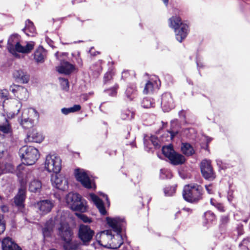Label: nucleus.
<instances>
[{"label":"nucleus","mask_w":250,"mask_h":250,"mask_svg":"<svg viewBox=\"0 0 250 250\" xmlns=\"http://www.w3.org/2000/svg\"><path fill=\"white\" fill-rule=\"evenodd\" d=\"M106 221L109 227L117 234L116 235H113L111 230H104L101 233V239L103 241L107 239L108 243L110 245L113 244V249L119 248L124 243L123 238L120 234V232L122 229L125 227V222L124 218L109 217L106 218Z\"/></svg>","instance_id":"obj_1"},{"label":"nucleus","mask_w":250,"mask_h":250,"mask_svg":"<svg viewBox=\"0 0 250 250\" xmlns=\"http://www.w3.org/2000/svg\"><path fill=\"white\" fill-rule=\"evenodd\" d=\"M179 115L181 119L185 120L186 119V111L183 110H181L179 112Z\"/></svg>","instance_id":"obj_54"},{"label":"nucleus","mask_w":250,"mask_h":250,"mask_svg":"<svg viewBox=\"0 0 250 250\" xmlns=\"http://www.w3.org/2000/svg\"><path fill=\"white\" fill-rule=\"evenodd\" d=\"M11 130L10 125L8 123H6L3 125H0V131L4 133H7L10 132Z\"/></svg>","instance_id":"obj_46"},{"label":"nucleus","mask_w":250,"mask_h":250,"mask_svg":"<svg viewBox=\"0 0 250 250\" xmlns=\"http://www.w3.org/2000/svg\"><path fill=\"white\" fill-rule=\"evenodd\" d=\"M178 132L177 130L171 128L170 131L167 132V140L168 141L172 140Z\"/></svg>","instance_id":"obj_45"},{"label":"nucleus","mask_w":250,"mask_h":250,"mask_svg":"<svg viewBox=\"0 0 250 250\" xmlns=\"http://www.w3.org/2000/svg\"><path fill=\"white\" fill-rule=\"evenodd\" d=\"M171 164L174 165H181L183 164L185 161L184 156L180 154L176 153L175 152L173 154L170 156L169 159Z\"/></svg>","instance_id":"obj_29"},{"label":"nucleus","mask_w":250,"mask_h":250,"mask_svg":"<svg viewBox=\"0 0 250 250\" xmlns=\"http://www.w3.org/2000/svg\"><path fill=\"white\" fill-rule=\"evenodd\" d=\"M14 78L23 83H26L29 80V76L22 70H15L13 73Z\"/></svg>","instance_id":"obj_20"},{"label":"nucleus","mask_w":250,"mask_h":250,"mask_svg":"<svg viewBox=\"0 0 250 250\" xmlns=\"http://www.w3.org/2000/svg\"><path fill=\"white\" fill-rule=\"evenodd\" d=\"M176 190V187H170L166 188L164 189V192L166 196H172Z\"/></svg>","instance_id":"obj_43"},{"label":"nucleus","mask_w":250,"mask_h":250,"mask_svg":"<svg viewBox=\"0 0 250 250\" xmlns=\"http://www.w3.org/2000/svg\"><path fill=\"white\" fill-rule=\"evenodd\" d=\"M74 174L77 180L80 182L84 188L93 189L96 188V185L90 179L89 174L87 171L83 169L77 168L75 170Z\"/></svg>","instance_id":"obj_6"},{"label":"nucleus","mask_w":250,"mask_h":250,"mask_svg":"<svg viewBox=\"0 0 250 250\" xmlns=\"http://www.w3.org/2000/svg\"><path fill=\"white\" fill-rule=\"evenodd\" d=\"M20 42V36L17 34H12L8 40L7 49L9 52L14 51V47Z\"/></svg>","instance_id":"obj_26"},{"label":"nucleus","mask_w":250,"mask_h":250,"mask_svg":"<svg viewBox=\"0 0 250 250\" xmlns=\"http://www.w3.org/2000/svg\"><path fill=\"white\" fill-rule=\"evenodd\" d=\"M9 92L7 89H2L0 90V97L3 99H8Z\"/></svg>","instance_id":"obj_49"},{"label":"nucleus","mask_w":250,"mask_h":250,"mask_svg":"<svg viewBox=\"0 0 250 250\" xmlns=\"http://www.w3.org/2000/svg\"><path fill=\"white\" fill-rule=\"evenodd\" d=\"M200 168L203 176L208 180H213L215 175L211 165V161L208 160H203L200 164Z\"/></svg>","instance_id":"obj_7"},{"label":"nucleus","mask_w":250,"mask_h":250,"mask_svg":"<svg viewBox=\"0 0 250 250\" xmlns=\"http://www.w3.org/2000/svg\"><path fill=\"white\" fill-rule=\"evenodd\" d=\"M120 117L123 120H130L134 118V113L128 109H125L121 111Z\"/></svg>","instance_id":"obj_34"},{"label":"nucleus","mask_w":250,"mask_h":250,"mask_svg":"<svg viewBox=\"0 0 250 250\" xmlns=\"http://www.w3.org/2000/svg\"><path fill=\"white\" fill-rule=\"evenodd\" d=\"M154 139H156L154 137H151V141H152V144H153V145L156 146H157L158 145V143H157V142H156V141H154Z\"/></svg>","instance_id":"obj_57"},{"label":"nucleus","mask_w":250,"mask_h":250,"mask_svg":"<svg viewBox=\"0 0 250 250\" xmlns=\"http://www.w3.org/2000/svg\"><path fill=\"white\" fill-rule=\"evenodd\" d=\"M1 209L2 212H6L8 211V208L7 206L3 205L1 207Z\"/></svg>","instance_id":"obj_55"},{"label":"nucleus","mask_w":250,"mask_h":250,"mask_svg":"<svg viewBox=\"0 0 250 250\" xmlns=\"http://www.w3.org/2000/svg\"><path fill=\"white\" fill-rule=\"evenodd\" d=\"M19 155L22 161V164L17 167V170L20 172L24 168V165H32L39 158L38 150L31 146H23L19 150Z\"/></svg>","instance_id":"obj_2"},{"label":"nucleus","mask_w":250,"mask_h":250,"mask_svg":"<svg viewBox=\"0 0 250 250\" xmlns=\"http://www.w3.org/2000/svg\"><path fill=\"white\" fill-rule=\"evenodd\" d=\"M162 152L164 155L169 159L170 156L175 152V151L173 150L172 145H169L163 146L162 148Z\"/></svg>","instance_id":"obj_37"},{"label":"nucleus","mask_w":250,"mask_h":250,"mask_svg":"<svg viewBox=\"0 0 250 250\" xmlns=\"http://www.w3.org/2000/svg\"><path fill=\"white\" fill-rule=\"evenodd\" d=\"M5 229V223L2 215L0 214V234H2Z\"/></svg>","instance_id":"obj_48"},{"label":"nucleus","mask_w":250,"mask_h":250,"mask_svg":"<svg viewBox=\"0 0 250 250\" xmlns=\"http://www.w3.org/2000/svg\"><path fill=\"white\" fill-rule=\"evenodd\" d=\"M177 122V120L171 121V125H173L174 124H176Z\"/></svg>","instance_id":"obj_62"},{"label":"nucleus","mask_w":250,"mask_h":250,"mask_svg":"<svg viewBox=\"0 0 250 250\" xmlns=\"http://www.w3.org/2000/svg\"><path fill=\"white\" fill-rule=\"evenodd\" d=\"M81 106L79 104H75L72 107L69 108H62L61 109V111L62 114L64 115H67L70 113H74L79 111L81 109Z\"/></svg>","instance_id":"obj_36"},{"label":"nucleus","mask_w":250,"mask_h":250,"mask_svg":"<svg viewBox=\"0 0 250 250\" xmlns=\"http://www.w3.org/2000/svg\"><path fill=\"white\" fill-rule=\"evenodd\" d=\"M169 26L174 30L176 40L181 42L187 36L188 26L182 21L180 17L172 16L168 20Z\"/></svg>","instance_id":"obj_3"},{"label":"nucleus","mask_w":250,"mask_h":250,"mask_svg":"<svg viewBox=\"0 0 250 250\" xmlns=\"http://www.w3.org/2000/svg\"><path fill=\"white\" fill-rule=\"evenodd\" d=\"M103 196H104L105 197V199H106V200L107 201V203L108 204V206H109V201L108 200V198L107 195H104V194H103Z\"/></svg>","instance_id":"obj_59"},{"label":"nucleus","mask_w":250,"mask_h":250,"mask_svg":"<svg viewBox=\"0 0 250 250\" xmlns=\"http://www.w3.org/2000/svg\"><path fill=\"white\" fill-rule=\"evenodd\" d=\"M63 248L64 250H81L79 243L77 241H73L65 243Z\"/></svg>","instance_id":"obj_33"},{"label":"nucleus","mask_w":250,"mask_h":250,"mask_svg":"<svg viewBox=\"0 0 250 250\" xmlns=\"http://www.w3.org/2000/svg\"><path fill=\"white\" fill-rule=\"evenodd\" d=\"M35 43L33 42H26L25 44H21L20 42L16 45L14 47V51L10 52L15 57L19 56L18 53L22 54L29 53L34 48Z\"/></svg>","instance_id":"obj_10"},{"label":"nucleus","mask_w":250,"mask_h":250,"mask_svg":"<svg viewBox=\"0 0 250 250\" xmlns=\"http://www.w3.org/2000/svg\"><path fill=\"white\" fill-rule=\"evenodd\" d=\"M35 206L39 210L41 214H45L51 211L54 206V203L52 200H44L37 202Z\"/></svg>","instance_id":"obj_14"},{"label":"nucleus","mask_w":250,"mask_h":250,"mask_svg":"<svg viewBox=\"0 0 250 250\" xmlns=\"http://www.w3.org/2000/svg\"><path fill=\"white\" fill-rule=\"evenodd\" d=\"M204 217L206 220V223H211L216 219L215 214L210 211L205 213Z\"/></svg>","instance_id":"obj_38"},{"label":"nucleus","mask_w":250,"mask_h":250,"mask_svg":"<svg viewBox=\"0 0 250 250\" xmlns=\"http://www.w3.org/2000/svg\"><path fill=\"white\" fill-rule=\"evenodd\" d=\"M215 207L221 212H223L225 211L224 208L223 206L220 203H216Z\"/></svg>","instance_id":"obj_52"},{"label":"nucleus","mask_w":250,"mask_h":250,"mask_svg":"<svg viewBox=\"0 0 250 250\" xmlns=\"http://www.w3.org/2000/svg\"><path fill=\"white\" fill-rule=\"evenodd\" d=\"M94 231L86 225H81L79 230V237L84 244L86 245L92 239Z\"/></svg>","instance_id":"obj_11"},{"label":"nucleus","mask_w":250,"mask_h":250,"mask_svg":"<svg viewBox=\"0 0 250 250\" xmlns=\"http://www.w3.org/2000/svg\"><path fill=\"white\" fill-rule=\"evenodd\" d=\"M183 209L184 210L186 211H190V209L189 208H185Z\"/></svg>","instance_id":"obj_63"},{"label":"nucleus","mask_w":250,"mask_h":250,"mask_svg":"<svg viewBox=\"0 0 250 250\" xmlns=\"http://www.w3.org/2000/svg\"><path fill=\"white\" fill-rule=\"evenodd\" d=\"M229 221V217L227 215L223 216L221 218V222L222 224H225Z\"/></svg>","instance_id":"obj_51"},{"label":"nucleus","mask_w":250,"mask_h":250,"mask_svg":"<svg viewBox=\"0 0 250 250\" xmlns=\"http://www.w3.org/2000/svg\"><path fill=\"white\" fill-rule=\"evenodd\" d=\"M71 209L75 211H79L81 212H85L87 210V206L86 201L83 199L82 197L80 198L74 206H72Z\"/></svg>","instance_id":"obj_24"},{"label":"nucleus","mask_w":250,"mask_h":250,"mask_svg":"<svg viewBox=\"0 0 250 250\" xmlns=\"http://www.w3.org/2000/svg\"><path fill=\"white\" fill-rule=\"evenodd\" d=\"M75 215L84 223H90L91 222V219L83 214L76 212L75 213Z\"/></svg>","instance_id":"obj_42"},{"label":"nucleus","mask_w":250,"mask_h":250,"mask_svg":"<svg viewBox=\"0 0 250 250\" xmlns=\"http://www.w3.org/2000/svg\"><path fill=\"white\" fill-rule=\"evenodd\" d=\"M81 197V196L77 193L70 192L66 195L65 200L68 205L72 208V206L77 204Z\"/></svg>","instance_id":"obj_22"},{"label":"nucleus","mask_w":250,"mask_h":250,"mask_svg":"<svg viewBox=\"0 0 250 250\" xmlns=\"http://www.w3.org/2000/svg\"><path fill=\"white\" fill-rule=\"evenodd\" d=\"M89 197L96 205L100 213L103 215H106L107 211L105 208L103 202L94 193L89 194Z\"/></svg>","instance_id":"obj_19"},{"label":"nucleus","mask_w":250,"mask_h":250,"mask_svg":"<svg viewBox=\"0 0 250 250\" xmlns=\"http://www.w3.org/2000/svg\"><path fill=\"white\" fill-rule=\"evenodd\" d=\"M74 69V66L66 61L61 62L60 65L56 67V69L59 73L65 75L70 74Z\"/></svg>","instance_id":"obj_16"},{"label":"nucleus","mask_w":250,"mask_h":250,"mask_svg":"<svg viewBox=\"0 0 250 250\" xmlns=\"http://www.w3.org/2000/svg\"><path fill=\"white\" fill-rule=\"evenodd\" d=\"M112 78V74L111 72H107L104 76V83H106L107 81L110 80Z\"/></svg>","instance_id":"obj_50"},{"label":"nucleus","mask_w":250,"mask_h":250,"mask_svg":"<svg viewBox=\"0 0 250 250\" xmlns=\"http://www.w3.org/2000/svg\"><path fill=\"white\" fill-rule=\"evenodd\" d=\"M9 90L20 100H26L28 97V92L24 87L13 84L10 85Z\"/></svg>","instance_id":"obj_12"},{"label":"nucleus","mask_w":250,"mask_h":250,"mask_svg":"<svg viewBox=\"0 0 250 250\" xmlns=\"http://www.w3.org/2000/svg\"><path fill=\"white\" fill-rule=\"evenodd\" d=\"M51 181L54 187L62 190H65L68 188V183L66 178L62 174H53Z\"/></svg>","instance_id":"obj_8"},{"label":"nucleus","mask_w":250,"mask_h":250,"mask_svg":"<svg viewBox=\"0 0 250 250\" xmlns=\"http://www.w3.org/2000/svg\"><path fill=\"white\" fill-rule=\"evenodd\" d=\"M128 74V72L127 71H124L122 73V77L123 78L124 77H125V75Z\"/></svg>","instance_id":"obj_60"},{"label":"nucleus","mask_w":250,"mask_h":250,"mask_svg":"<svg viewBox=\"0 0 250 250\" xmlns=\"http://www.w3.org/2000/svg\"><path fill=\"white\" fill-rule=\"evenodd\" d=\"M154 104L153 100L149 98L144 99L142 102V106L145 108L152 107Z\"/></svg>","instance_id":"obj_39"},{"label":"nucleus","mask_w":250,"mask_h":250,"mask_svg":"<svg viewBox=\"0 0 250 250\" xmlns=\"http://www.w3.org/2000/svg\"><path fill=\"white\" fill-rule=\"evenodd\" d=\"M22 31L28 36H34L36 29L33 23L29 20H27L25 21V26L22 29Z\"/></svg>","instance_id":"obj_25"},{"label":"nucleus","mask_w":250,"mask_h":250,"mask_svg":"<svg viewBox=\"0 0 250 250\" xmlns=\"http://www.w3.org/2000/svg\"><path fill=\"white\" fill-rule=\"evenodd\" d=\"M26 188L24 184H22L21 188L19 189L17 195L15 197L14 202L15 205L19 208L24 207V202L25 199Z\"/></svg>","instance_id":"obj_15"},{"label":"nucleus","mask_w":250,"mask_h":250,"mask_svg":"<svg viewBox=\"0 0 250 250\" xmlns=\"http://www.w3.org/2000/svg\"><path fill=\"white\" fill-rule=\"evenodd\" d=\"M181 150L183 153L187 156L192 155L194 153L192 146L188 143L182 144Z\"/></svg>","instance_id":"obj_35"},{"label":"nucleus","mask_w":250,"mask_h":250,"mask_svg":"<svg viewBox=\"0 0 250 250\" xmlns=\"http://www.w3.org/2000/svg\"><path fill=\"white\" fill-rule=\"evenodd\" d=\"M45 55V52L42 47H39L34 53V59L38 62H42Z\"/></svg>","instance_id":"obj_32"},{"label":"nucleus","mask_w":250,"mask_h":250,"mask_svg":"<svg viewBox=\"0 0 250 250\" xmlns=\"http://www.w3.org/2000/svg\"><path fill=\"white\" fill-rule=\"evenodd\" d=\"M59 81L62 88L65 91H68L69 87L68 81L66 79L60 78Z\"/></svg>","instance_id":"obj_40"},{"label":"nucleus","mask_w":250,"mask_h":250,"mask_svg":"<svg viewBox=\"0 0 250 250\" xmlns=\"http://www.w3.org/2000/svg\"><path fill=\"white\" fill-rule=\"evenodd\" d=\"M22 115L27 117L29 119L35 122H37L39 118L38 112L33 108H28L24 110Z\"/></svg>","instance_id":"obj_21"},{"label":"nucleus","mask_w":250,"mask_h":250,"mask_svg":"<svg viewBox=\"0 0 250 250\" xmlns=\"http://www.w3.org/2000/svg\"><path fill=\"white\" fill-rule=\"evenodd\" d=\"M172 176V174L169 170L166 169L161 170L160 177L162 179L170 178Z\"/></svg>","instance_id":"obj_41"},{"label":"nucleus","mask_w":250,"mask_h":250,"mask_svg":"<svg viewBox=\"0 0 250 250\" xmlns=\"http://www.w3.org/2000/svg\"><path fill=\"white\" fill-rule=\"evenodd\" d=\"M118 88V85H115L111 89L106 90L105 92H106L109 95L111 96H115L117 94V90Z\"/></svg>","instance_id":"obj_47"},{"label":"nucleus","mask_w":250,"mask_h":250,"mask_svg":"<svg viewBox=\"0 0 250 250\" xmlns=\"http://www.w3.org/2000/svg\"><path fill=\"white\" fill-rule=\"evenodd\" d=\"M44 167L49 172L58 174L62 169V160L55 154H48L46 156Z\"/></svg>","instance_id":"obj_5"},{"label":"nucleus","mask_w":250,"mask_h":250,"mask_svg":"<svg viewBox=\"0 0 250 250\" xmlns=\"http://www.w3.org/2000/svg\"><path fill=\"white\" fill-rule=\"evenodd\" d=\"M3 250H21V249L10 237H6L2 241Z\"/></svg>","instance_id":"obj_17"},{"label":"nucleus","mask_w":250,"mask_h":250,"mask_svg":"<svg viewBox=\"0 0 250 250\" xmlns=\"http://www.w3.org/2000/svg\"><path fill=\"white\" fill-rule=\"evenodd\" d=\"M250 244V240L249 238L244 239L239 244V247L243 250H248V247Z\"/></svg>","instance_id":"obj_44"},{"label":"nucleus","mask_w":250,"mask_h":250,"mask_svg":"<svg viewBox=\"0 0 250 250\" xmlns=\"http://www.w3.org/2000/svg\"><path fill=\"white\" fill-rule=\"evenodd\" d=\"M81 62H82V61H81V60H78V62L79 63L81 64Z\"/></svg>","instance_id":"obj_64"},{"label":"nucleus","mask_w":250,"mask_h":250,"mask_svg":"<svg viewBox=\"0 0 250 250\" xmlns=\"http://www.w3.org/2000/svg\"><path fill=\"white\" fill-rule=\"evenodd\" d=\"M42 187L41 182L38 179L31 181L29 185V190L33 192H39Z\"/></svg>","instance_id":"obj_30"},{"label":"nucleus","mask_w":250,"mask_h":250,"mask_svg":"<svg viewBox=\"0 0 250 250\" xmlns=\"http://www.w3.org/2000/svg\"><path fill=\"white\" fill-rule=\"evenodd\" d=\"M203 137L204 139L206 141L207 145L212 140V139L210 137L206 136H204Z\"/></svg>","instance_id":"obj_56"},{"label":"nucleus","mask_w":250,"mask_h":250,"mask_svg":"<svg viewBox=\"0 0 250 250\" xmlns=\"http://www.w3.org/2000/svg\"><path fill=\"white\" fill-rule=\"evenodd\" d=\"M196 63L198 68H201L203 67V64L202 63H200L198 61H197Z\"/></svg>","instance_id":"obj_58"},{"label":"nucleus","mask_w":250,"mask_h":250,"mask_svg":"<svg viewBox=\"0 0 250 250\" xmlns=\"http://www.w3.org/2000/svg\"><path fill=\"white\" fill-rule=\"evenodd\" d=\"M203 193V187L199 185L191 184L186 185L183 189V196L188 202H196L202 199Z\"/></svg>","instance_id":"obj_4"},{"label":"nucleus","mask_w":250,"mask_h":250,"mask_svg":"<svg viewBox=\"0 0 250 250\" xmlns=\"http://www.w3.org/2000/svg\"><path fill=\"white\" fill-rule=\"evenodd\" d=\"M35 123L36 122L29 119L27 117L22 115L20 124L23 128L26 129L31 128L34 125Z\"/></svg>","instance_id":"obj_31"},{"label":"nucleus","mask_w":250,"mask_h":250,"mask_svg":"<svg viewBox=\"0 0 250 250\" xmlns=\"http://www.w3.org/2000/svg\"><path fill=\"white\" fill-rule=\"evenodd\" d=\"M26 139L28 142L40 143L42 142L43 137L41 133L38 132L36 130H33L27 134Z\"/></svg>","instance_id":"obj_23"},{"label":"nucleus","mask_w":250,"mask_h":250,"mask_svg":"<svg viewBox=\"0 0 250 250\" xmlns=\"http://www.w3.org/2000/svg\"><path fill=\"white\" fill-rule=\"evenodd\" d=\"M58 233L65 243L72 241V232L67 223L62 219L60 223V227L58 228Z\"/></svg>","instance_id":"obj_9"},{"label":"nucleus","mask_w":250,"mask_h":250,"mask_svg":"<svg viewBox=\"0 0 250 250\" xmlns=\"http://www.w3.org/2000/svg\"><path fill=\"white\" fill-rule=\"evenodd\" d=\"M161 106L164 112H168L174 108V100L170 93L166 92L162 94Z\"/></svg>","instance_id":"obj_13"},{"label":"nucleus","mask_w":250,"mask_h":250,"mask_svg":"<svg viewBox=\"0 0 250 250\" xmlns=\"http://www.w3.org/2000/svg\"><path fill=\"white\" fill-rule=\"evenodd\" d=\"M159 85L160 81L159 80L151 79L146 83L143 90L144 94H148L152 93L155 90L159 88Z\"/></svg>","instance_id":"obj_18"},{"label":"nucleus","mask_w":250,"mask_h":250,"mask_svg":"<svg viewBox=\"0 0 250 250\" xmlns=\"http://www.w3.org/2000/svg\"><path fill=\"white\" fill-rule=\"evenodd\" d=\"M205 188L208 194H212L213 193L212 185H206Z\"/></svg>","instance_id":"obj_53"},{"label":"nucleus","mask_w":250,"mask_h":250,"mask_svg":"<svg viewBox=\"0 0 250 250\" xmlns=\"http://www.w3.org/2000/svg\"><path fill=\"white\" fill-rule=\"evenodd\" d=\"M210 204L214 206V207H215V205H216V203H214L213 200L212 199H210Z\"/></svg>","instance_id":"obj_61"},{"label":"nucleus","mask_w":250,"mask_h":250,"mask_svg":"<svg viewBox=\"0 0 250 250\" xmlns=\"http://www.w3.org/2000/svg\"><path fill=\"white\" fill-rule=\"evenodd\" d=\"M137 93L136 85L134 83L129 84L125 92V96L129 100H132L136 97Z\"/></svg>","instance_id":"obj_27"},{"label":"nucleus","mask_w":250,"mask_h":250,"mask_svg":"<svg viewBox=\"0 0 250 250\" xmlns=\"http://www.w3.org/2000/svg\"><path fill=\"white\" fill-rule=\"evenodd\" d=\"M54 226V222L53 220L51 219L46 222L42 229V234L44 237H48L51 235Z\"/></svg>","instance_id":"obj_28"}]
</instances>
